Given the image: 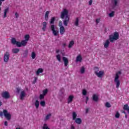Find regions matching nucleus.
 <instances>
[{
    "label": "nucleus",
    "mask_w": 129,
    "mask_h": 129,
    "mask_svg": "<svg viewBox=\"0 0 129 129\" xmlns=\"http://www.w3.org/2000/svg\"><path fill=\"white\" fill-rule=\"evenodd\" d=\"M68 14H69V12L68 10L66 9H63L62 11L61 12L60 14V18L62 20L64 19V20L63 21V25L67 27L68 26V23H69L70 18H69V15H68Z\"/></svg>",
    "instance_id": "1"
},
{
    "label": "nucleus",
    "mask_w": 129,
    "mask_h": 129,
    "mask_svg": "<svg viewBox=\"0 0 129 129\" xmlns=\"http://www.w3.org/2000/svg\"><path fill=\"white\" fill-rule=\"evenodd\" d=\"M4 116L7 120H11L12 115L7 109H4L3 111H0V117Z\"/></svg>",
    "instance_id": "2"
},
{
    "label": "nucleus",
    "mask_w": 129,
    "mask_h": 129,
    "mask_svg": "<svg viewBox=\"0 0 129 129\" xmlns=\"http://www.w3.org/2000/svg\"><path fill=\"white\" fill-rule=\"evenodd\" d=\"M121 74V72L118 71L115 74L114 82L116 84V88H119L120 85V81H119V75Z\"/></svg>",
    "instance_id": "3"
},
{
    "label": "nucleus",
    "mask_w": 129,
    "mask_h": 129,
    "mask_svg": "<svg viewBox=\"0 0 129 129\" xmlns=\"http://www.w3.org/2000/svg\"><path fill=\"white\" fill-rule=\"evenodd\" d=\"M118 38H119V34L116 32H114L113 35L111 34L109 36V40L111 43H113L114 41L118 40Z\"/></svg>",
    "instance_id": "4"
},
{
    "label": "nucleus",
    "mask_w": 129,
    "mask_h": 129,
    "mask_svg": "<svg viewBox=\"0 0 129 129\" xmlns=\"http://www.w3.org/2000/svg\"><path fill=\"white\" fill-rule=\"evenodd\" d=\"M11 43L13 45H16V46L18 47H22L21 42L19 41H17V40L15 38H12L11 39Z\"/></svg>",
    "instance_id": "5"
},
{
    "label": "nucleus",
    "mask_w": 129,
    "mask_h": 129,
    "mask_svg": "<svg viewBox=\"0 0 129 129\" xmlns=\"http://www.w3.org/2000/svg\"><path fill=\"white\" fill-rule=\"evenodd\" d=\"M10 52L9 51H6L4 53V62H9V60H10Z\"/></svg>",
    "instance_id": "6"
},
{
    "label": "nucleus",
    "mask_w": 129,
    "mask_h": 129,
    "mask_svg": "<svg viewBox=\"0 0 129 129\" xmlns=\"http://www.w3.org/2000/svg\"><path fill=\"white\" fill-rule=\"evenodd\" d=\"M50 29L52 32L53 35L54 36H58V34H59V31L58 30H55V25H52L50 26Z\"/></svg>",
    "instance_id": "7"
},
{
    "label": "nucleus",
    "mask_w": 129,
    "mask_h": 129,
    "mask_svg": "<svg viewBox=\"0 0 129 129\" xmlns=\"http://www.w3.org/2000/svg\"><path fill=\"white\" fill-rule=\"evenodd\" d=\"M118 4H119V0H111V4L113 9L117 7V6H118Z\"/></svg>",
    "instance_id": "8"
},
{
    "label": "nucleus",
    "mask_w": 129,
    "mask_h": 129,
    "mask_svg": "<svg viewBox=\"0 0 129 129\" xmlns=\"http://www.w3.org/2000/svg\"><path fill=\"white\" fill-rule=\"evenodd\" d=\"M95 74L97 77H99V78H101V77L103 76V74H104V72L103 71H100L99 72L95 71Z\"/></svg>",
    "instance_id": "9"
},
{
    "label": "nucleus",
    "mask_w": 129,
    "mask_h": 129,
    "mask_svg": "<svg viewBox=\"0 0 129 129\" xmlns=\"http://www.w3.org/2000/svg\"><path fill=\"white\" fill-rule=\"evenodd\" d=\"M2 96L3 98H5L6 99H8L10 98V94L8 92L5 91L3 92L2 94Z\"/></svg>",
    "instance_id": "10"
},
{
    "label": "nucleus",
    "mask_w": 129,
    "mask_h": 129,
    "mask_svg": "<svg viewBox=\"0 0 129 129\" xmlns=\"http://www.w3.org/2000/svg\"><path fill=\"white\" fill-rule=\"evenodd\" d=\"M62 61L64 62V67H67L68 66V64H69V60H68V58L65 56H63Z\"/></svg>",
    "instance_id": "11"
},
{
    "label": "nucleus",
    "mask_w": 129,
    "mask_h": 129,
    "mask_svg": "<svg viewBox=\"0 0 129 129\" xmlns=\"http://www.w3.org/2000/svg\"><path fill=\"white\" fill-rule=\"evenodd\" d=\"M25 96H26V92H25V91H22L20 94L21 100H24V98H25Z\"/></svg>",
    "instance_id": "12"
},
{
    "label": "nucleus",
    "mask_w": 129,
    "mask_h": 129,
    "mask_svg": "<svg viewBox=\"0 0 129 129\" xmlns=\"http://www.w3.org/2000/svg\"><path fill=\"white\" fill-rule=\"evenodd\" d=\"M73 98H74V96L71 95L69 96V98L68 99V103H71L72 101H73Z\"/></svg>",
    "instance_id": "13"
},
{
    "label": "nucleus",
    "mask_w": 129,
    "mask_h": 129,
    "mask_svg": "<svg viewBox=\"0 0 129 129\" xmlns=\"http://www.w3.org/2000/svg\"><path fill=\"white\" fill-rule=\"evenodd\" d=\"M10 9L9 8H7L4 10V16H3V18L5 19V18L7 17V14L9 13Z\"/></svg>",
    "instance_id": "14"
},
{
    "label": "nucleus",
    "mask_w": 129,
    "mask_h": 129,
    "mask_svg": "<svg viewBox=\"0 0 129 129\" xmlns=\"http://www.w3.org/2000/svg\"><path fill=\"white\" fill-rule=\"evenodd\" d=\"M59 33L60 35H64V33H65V28L64 26H61L59 28Z\"/></svg>",
    "instance_id": "15"
},
{
    "label": "nucleus",
    "mask_w": 129,
    "mask_h": 129,
    "mask_svg": "<svg viewBox=\"0 0 129 129\" xmlns=\"http://www.w3.org/2000/svg\"><path fill=\"white\" fill-rule=\"evenodd\" d=\"M75 122L77 123V124H81L82 120L80 118H77L76 119H75Z\"/></svg>",
    "instance_id": "16"
},
{
    "label": "nucleus",
    "mask_w": 129,
    "mask_h": 129,
    "mask_svg": "<svg viewBox=\"0 0 129 129\" xmlns=\"http://www.w3.org/2000/svg\"><path fill=\"white\" fill-rule=\"evenodd\" d=\"M110 42H109V40L107 39L105 41V43H104V48H108L109 46Z\"/></svg>",
    "instance_id": "17"
},
{
    "label": "nucleus",
    "mask_w": 129,
    "mask_h": 129,
    "mask_svg": "<svg viewBox=\"0 0 129 129\" xmlns=\"http://www.w3.org/2000/svg\"><path fill=\"white\" fill-rule=\"evenodd\" d=\"M42 31H43V32H45L46 31V29H47V22H44L42 23Z\"/></svg>",
    "instance_id": "18"
},
{
    "label": "nucleus",
    "mask_w": 129,
    "mask_h": 129,
    "mask_svg": "<svg viewBox=\"0 0 129 129\" xmlns=\"http://www.w3.org/2000/svg\"><path fill=\"white\" fill-rule=\"evenodd\" d=\"M92 99L93 101H95V102H97L98 101V96L96 95V94L93 95Z\"/></svg>",
    "instance_id": "19"
},
{
    "label": "nucleus",
    "mask_w": 129,
    "mask_h": 129,
    "mask_svg": "<svg viewBox=\"0 0 129 129\" xmlns=\"http://www.w3.org/2000/svg\"><path fill=\"white\" fill-rule=\"evenodd\" d=\"M49 14H50V11H46L45 13L44 19L46 21L49 20Z\"/></svg>",
    "instance_id": "20"
},
{
    "label": "nucleus",
    "mask_w": 129,
    "mask_h": 129,
    "mask_svg": "<svg viewBox=\"0 0 129 129\" xmlns=\"http://www.w3.org/2000/svg\"><path fill=\"white\" fill-rule=\"evenodd\" d=\"M81 61H82V56L79 54L77 56L76 62H81Z\"/></svg>",
    "instance_id": "21"
},
{
    "label": "nucleus",
    "mask_w": 129,
    "mask_h": 129,
    "mask_svg": "<svg viewBox=\"0 0 129 129\" xmlns=\"http://www.w3.org/2000/svg\"><path fill=\"white\" fill-rule=\"evenodd\" d=\"M123 109L124 110H126L128 112V113H129V106H128V104H126L125 105H124L123 107Z\"/></svg>",
    "instance_id": "22"
},
{
    "label": "nucleus",
    "mask_w": 129,
    "mask_h": 129,
    "mask_svg": "<svg viewBox=\"0 0 129 129\" xmlns=\"http://www.w3.org/2000/svg\"><path fill=\"white\" fill-rule=\"evenodd\" d=\"M44 72V70L42 68H39L37 70L36 72V75L38 76L40 73H43Z\"/></svg>",
    "instance_id": "23"
},
{
    "label": "nucleus",
    "mask_w": 129,
    "mask_h": 129,
    "mask_svg": "<svg viewBox=\"0 0 129 129\" xmlns=\"http://www.w3.org/2000/svg\"><path fill=\"white\" fill-rule=\"evenodd\" d=\"M19 52H20V49L19 48H14L12 49V53H14V54H18Z\"/></svg>",
    "instance_id": "24"
},
{
    "label": "nucleus",
    "mask_w": 129,
    "mask_h": 129,
    "mask_svg": "<svg viewBox=\"0 0 129 129\" xmlns=\"http://www.w3.org/2000/svg\"><path fill=\"white\" fill-rule=\"evenodd\" d=\"M21 46H23V47H25V46H27L28 41L24 40L21 41Z\"/></svg>",
    "instance_id": "25"
},
{
    "label": "nucleus",
    "mask_w": 129,
    "mask_h": 129,
    "mask_svg": "<svg viewBox=\"0 0 129 129\" xmlns=\"http://www.w3.org/2000/svg\"><path fill=\"white\" fill-rule=\"evenodd\" d=\"M34 104L36 106V108H39V107L40 106V102L38 100H36Z\"/></svg>",
    "instance_id": "26"
},
{
    "label": "nucleus",
    "mask_w": 129,
    "mask_h": 129,
    "mask_svg": "<svg viewBox=\"0 0 129 129\" xmlns=\"http://www.w3.org/2000/svg\"><path fill=\"white\" fill-rule=\"evenodd\" d=\"M73 116V120H75L77 117V114L76 113V112H73L72 114Z\"/></svg>",
    "instance_id": "27"
},
{
    "label": "nucleus",
    "mask_w": 129,
    "mask_h": 129,
    "mask_svg": "<svg viewBox=\"0 0 129 129\" xmlns=\"http://www.w3.org/2000/svg\"><path fill=\"white\" fill-rule=\"evenodd\" d=\"M75 25H76V27H78L79 25V18H77L76 19V21L75 22Z\"/></svg>",
    "instance_id": "28"
},
{
    "label": "nucleus",
    "mask_w": 129,
    "mask_h": 129,
    "mask_svg": "<svg viewBox=\"0 0 129 129\" xmlns=\"http://www.w3.org/2000/svg\"><path fill=\"white\" fill-rule=\"evenodd\" d=\"M74 45V41L72 40L70 42L68 48L70 49V48H72V46Z\"/></svg>",
    "instance_id": "29"
},
{
    "label": "nucleus",
    "mask_w": 129,
    "mask_h": 129,
    "mask_svg": "<svg viewBox=\"0 0 129 129\" xmlns=\"http://www.w3.org/2000/svg\"><path fill=\"white\" fill-rule=\"evenodd\" d=\"M28 53H29V51L28 50V49H26V50H25L24 53H23V57H27Z\"/></svg>",
    "instance_id": "30"
},
{
    "label": "nucleus",
    "mask_w": 129,
    "mask_h": 129,
    "mask_svg": "<svg viewBox=\"0 0 129 129\" xmlns=\"http://www.w3.org/2000/svg\"><path fill=\"white\" fill-rule=\"evenodd\" d=\"M52 116L51 113H49L45 116V120H48V119H50V117Z\"/></svg>",
    "instance_id": "31"
},
{
    "label": "nucleus",
    "mask_w": 129,
    "mask_h": 129,
    "mask_svg": "<svg viewBox=\"0 0 129 129\" xmlns=\"http://www.w3.org/2000/svg\"><path fill=\"white\" fill-rule=\"evenodd\" d=\"M56 58L58 62H61V55L60 54L56 55Z\"/></svg>",
    "instance_id": "32"
},
{
    "label": "nucleus",
    "mask_w": 129,
    "mask_h": 129,
    "mask_svg": "<svg viewBox=\"0 0 129 129\" xmlns=\"http://www.w3.org/2000/svg\"><path fill=\"white\" fill-rule=\"evenodd\" d=\"M25 40L28 42V41H29V40L30 39V35L29 34L26 35L25 36Z\"/></svg>",
    "instance_id": "33"
},
{
    "label": "nucleus",
    "mask_w": 129,
    "mask_h": 129,
    "mask_svg": "<svg viewBox=\"0 0 129 129\" xmlns=\"http://www.w3.org/2000/svg\"><path fill=\"white\" fill-rule=\"evenodd\" d=\"M32 59H35L36 58V53L35 52H32L31 53Z\"/></svg>",
    "instance_id": "34"
},
{
    "label": "nucleus",
    "mask_w": 129,
    "mask_h": 129,
    "mask_svg": "<svg viewBox=\"0 0 129 129\" xmlns=\"http://www.w3.org/2000/svg\"><path fill=\"white\" fill-rule=\"evenodd\" d=\"M54 22H55V17H52L50 21V24L52 25V24H54Z\"/></svg>",
    "instance_id": "35"
},
{
    "label": "nucleus",
    "mask_w": 129,
    "mask_h": 129,
    "mask_svg": "<svg viewBox=\"0 0 129 129\" xmlns=\"http://www.w3.org/2000/svg\"><path fill=\"white\" fill-rule=\"evenodd\" d=\"M42 129H50V128L48 127L47 123H44L43 126L42 127Z\"/></svg>",
    "instance_id": "36"
},
{
    "label": "nucleus",
    "mask_w": 129,
    "mask_h": 129,
    "mask_svg": "<svg viewBox=\"0 0 129 129\" xmlns=\"http://www.w3.org/2000/svg\"><path fill=\"white\" fill-rule=\"evenodd\" d=\"M109 16L110 18H112V17H114V11H112L111 13L109 14Z\"/></svg>",
    "instance_id": "37"
},
{
    "label": "nucleus",
    "mask_w": 129,
    "mask_h": 129,
    "mask_svg": "<svg viewBox=\"0 0 129 129\" xmlns=\"http://www.w3.org/2000/svg\"><path fill=\"white\" fill-rule=\"evenodd\" d=\"M80 71L82 74H83L84 72H85V69L84 68V67H82L81 68Z\"/></svg>",
    "instance_id": "38"
},
{
    "label": "nucleus",
    "mask_w": 129,
    "mask_h": 129,
    "mask_svg": "<svg viewBox=\"0 0 129 129\" xmlns=\"http://www.w3.org/2000/svg\"><path fill=\"white\" fill-rule=\"evenodd\" d=\"M82 94L84 96H85V95H86V94H87V91H86V90H85V89L83 90Z\"/></svg>",
    "instance_id": "39"
},
{
    "label": "nucleus",
    "mask_w": 129,
    "mask_h": 129,
    "mask_svg": "<svg viewBox=\"0 0 129 129\" xmlns=\"http://www.w3.org/2000/svg\"><path fill=\"white\" fill-rule=\"evenodd\" d=\"M40 105H41V106H45V105H46V102L44 101H41L40 102Z\"/></svg>",
    "instance_id": "40"
},
{
    "label": "nucleus",
    "mask_w": 129,
    "mask_h": 129,
    "mask_svg": "<svg viewBox=\"0 0 129 129\" xmlns=\"http://www.w3.org/2000/svg\"><path fill=\"white\" fill-rule=\"evenodd\" d=\"M45 98V95L43 94H40L39 96V99L41 100V99H44Z\"/></svg>",
    "instance_id": "41"
},
{
    "label": "nucleus",
    "mask_w": 129,
    "mask_h": 129,
    "mask_svg": "<svg viewBox=\"0 0 129 129\" xmlns=\"http://www.w3.org/2000/svg\"><path fill=\"white\" fill-rule=\"evenodd\" d=\"M105 106H106V107L109 108V107H111V105H110V103H109L108 102H106L105 104Z\"/></svg>",
    "instance_id": "42"
},
{
    "label": "nucleus",
    "mask_w": 129,
    "mask_h": 129,
    "mask_svg": "<svg viewBox=\"0 0 129 129\" xmlns=\"http://www.w3.org/2000/svg\"><path fill=\"white\" fill-rule=\"evenodd\" d=\"M119 116H120V114H119V113L117 112L115 115V117H116V118H118Z\"/></svg>",
    "instance_id": "43"
},
{
    "label": "nucleus",
    "mask_w": 129,
    "mask_h": 129,
    "mask_svg": "<svg viewBox=\"0 0 129 129\" xmlns=\"http://www.w3.org/2000/svg\"><path fill=\"white\" fill-rule=\"evenodd\" d=\"M47 93H48V89H45L43 90V94L45 95H46V94H47Z\"/></svg>",
    "instance_id": "44"
},
{
    "label": "nucleus",
    "mask_w": 129,
    "mask_h": 129,
    "mask_svg": "<svg viewBox=\"0 0 129 129\" xmlns=\"http://www.w3.org/2000/svg\"><path fill=\"white\" fill-rule=\"evenodd\" d=\"M62 21H59V23H58V26L59 27H60V28H61V27H63V26H62Z\"/></svg>",
    "instance_id": "45"
},
{
    "label": "nucleus",
    "mask_w": 129,
    "mask_h": 129,
    "mask_svg": "<svg viewBox=\"0 0 129 129\" xmlns=\"http://www.w3.org/2000/svg\"><path fill=\"white\" fill-rule=\"evenodd\" d=\"M99 22H100V19H97L96 20V23L97 25V24H98L99 23Z\"/></svg>",
    "instance_id": "46"
},
{
    "label": "nucleus",
    "mask_w": 129,
    "mask_h": 129,
    "mask_svg": "<svg viewBox=\"0 0 129 129\" xmlns=\"http://www.w3.org/2000/svg\"><path fill=\"white\" fill-rule=\"evenodd\" d=\"M92 2H93L92 0H90L89 2V5L91 6V5H92Z\"/></svg>",
    "instance_id": "47"
},
{
    "label": "nucleus",
    "mask_w": 129,
    "mask_h": 129,
    "mask_svg": "<svg viewBox=\"0 0 129 129\" xmlns=\"http://www.w3.org/2000/svg\"><path fill=\"white\" fill-rule=\"evenodd\" d=\"M21 91V89L20 88H17V92L18 93H19V92Z\"/></svg>",
    "instance_id": "48"
},
{
    "label": "nucleus",
    "mask_w": 129,
    "mask_h": 129,
    "mask_svg": "<svg viewBox=\"0 0 129 129\" xmlns=\"http://www.w3.org/2000/svg\"><path fill=\"white\" fill-rule=\"evenodd\" d=\"M15 16H16V18L18 19V18H19V14H18V13H15Z\"/></svg>",
    "instance_id": "49"
},
{
    "label": "nucleus",
    "mask_w": 129,
    "mask_h": 129,
    "mask_svg": "<svg viewBox=\"0 0 129 129\" xmlns=\"http://www.w3.org/2000/svg\"><path fill=\"white\" fill-rule=\"evenodd\" d=\"M6 0H0V7L3 5V2H5Z\"/></svg>",
    "instance_id": "50"
},
{
    "label": "nucleus",
    "mask_w": 129,
    "mask_h": 129,
    "mask_svg": "<svg viewBox=\"0 0 129 129\" xmlns=\"http://www.w3.org/2000/svg\"><path fill=\"white\" fill-rule=\"evenodd\" d=\"M89 98L88 97H86V103H87V101H88Z\"/></svg>",
    "instance_id": "51"
},
{
    "label": "nucleus",
    "mask_w": 129,
    "mask_h": 129,
    "mask_svg": "<svg viewBox=\"0 0 129 129\" xmlns=\"http://www.w3.org/2000/svg\"><path fill=\"white\" fill-rule=\"evenodd\" d=\"M4 124L5 126H8V122L7 121H5L4 122Z\"/></svg>",
    "instance_id": "52"
},
{
    "label": "nucleus",
    "mask_w": 129,
    "mask_h": 129,
    "mask_svg": "<svg viewBox=\"0 0 129 129\" xmlns=\"http://www.w3.org/2000/svg\"><path fill=\"white\" fill-rule=\"evenodd\" d=\"M71 129H75V127L74 126V125H71Z\"/></svg>",
    "instance_id": "53"
},
{
    "label": "nucleus",
    "mask_w": 129,
    "mask_h": 129,
    "mask_svg": "<svg viewBox=\"0 0 129 129\" xmlns=\"http://www.w3.org/2000/svg\"><path fill=\"white\" fill-rule=\"evenodd\" d=\"M37 77L34 78V83H36V82L37 81Z\"/></svg>",
    "instance_id": "54"
},
{
    "label": "nucleus",
    "mask_w": 129,
    "mask_h": 129,
    "mask_svg": "<svg viewBox=\"0 0 129 129\" xmlns=\"http://www.w3.org/2000/svg\"><path fill=\"white\" fill-rule=\"evenodd\" d=\"M59 52H60V50H59V49H56V53L57 54H58V53H59Z\"/></svg>",
    "instance_id": "55"
},
{
    "label": "nucleus",
    "mask_w": 129,
    "mask_h": 129,
    "mask_svg": "<svg viewBox=\"0 0 129 129\" xmlns=\"http://www.w3.org/2000/svg\"><path fill=\"white\" fill-rule=\"evenodd\" d=\"M89 109L88 108L86 109V113H87L89 111Z\"/></svg>",
    "instance_id": "56"
},
{
    "label": "nucleus",
    "mask_w": 129,
    "mask_h": 129,
    "mask_svg": "<svg viewBox=\"0 0 129 129\" xmlns=\"http://www.w3.org/2000/svg\"><path fill=\"white\" fill-rule=\"evenodd\" d=\"M2 105H3V103H2L1 101H0V106H2Z\"/></svg>",
    "instance_id": "57"
},
{
    "label": "nucleus",
    "mask_w": 129,
    "mask_h": 129,
    "mask_svg": "<svg viewBox=\"0 0 129 129\" xmlns=\"http://www.w3.org/2000/svg\"><path fill=\"white\" fill-rule=\"evenodd\" d=\"M62 45L63 47H65V46H66V43H63Z\"/></svg>",
    "instance_id": "58"
},
{
    "label": "nucleus",
    "mask_w": 129,
    "mask_h": 129,
    "mask_svg": "<svg viewBox=\"0 0 129 129\" xmlns=\"http://www.w3.org/2000/svg\"><path fill=\"white\" fill-rule=\"evenodd\" d=\"M1 11H2V7H0V14Z\"/></svg>",
    "instance_id": "59"
},
{
    "label": "nucleus",
    "mask_w": 129,
    "mask_h": 129,
    "mask_svg": "<svg viewBox=\"0 0 129 129\" xmlns=\"http://www.w3.org/2000/svg\"><path fill=\"white\" fill-rule=\"evenodd\" d=\"M15 129H21L20 127H16Z\"/></svg>",
    "instance_id": "60"
},
{
    "label": "nucleus",
    "mask_w": 129,
    "mask_h": 129,
    "mask_svg": "<svg viewBox=\"0 0 129 129\" xmlns=\"http://www.w3.org/2000/svg\"><path fill=\"white\" fill-rule=\"evenodd\" d=\"M95 69H97L98 70V68L96 67L95 68Z\"/></svg>",
    "instance_id": "61"
},
{
    "label": "nucleus",
    "mask_w": 129,
    "mask_h": 129,
    "mask_svg": "<svg viewBox=\"0 0 129 129\" xmlns=\"http://www.w3.org/2000/svg\"><path fill=\"white\" fill-rule=\"evenodd\" d=\"M125 117L126 118V117H127L126 114H125Z\"/></svg>",
    "instance_id": "62"
},
{
    "label": "nucleus",
    "mask_w": 129,
    "mask_h": 129,
    "mask_svg": "<svg viewBox=\"0 0 129 129\" xmlns=\"http://www.w3.org/2000/svg\"><path fill=\"white\" fill-rule=\"evenodd\" d=\"M124 113H125V112H124Z\"/></svg>",
    "instance_id": "63"
}]
</instances>
